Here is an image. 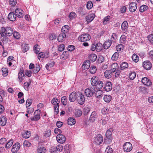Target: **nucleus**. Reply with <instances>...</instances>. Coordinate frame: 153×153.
Wrapping results in <instances>:
<instances>
[{
    "label": "nucleus",
    "mask_w": 153,
    "mask_h": 153,
    "mask_svg": "<svg viewBox=\"0 0 153 153\" xmlns=\"http://www.w3.org/2000/svg\"><path fill=\"white\" fill-rule=\"evenodd\" d=\"M13 29L10 27H7L6 28L4 27H2L0 31V33L1 37H6L11 36L13 33Z\"/></svg>",
    "instance_id": "f257e3e1"
},
{
    "label": "nucleus",
    "mask_w": 153,
    "mask_h": 153,
    "mask_svg": "<svg viewBox=\"0 0 153 153\" xmlns=\"http://www.w3.org/2000/svg\"><path fill=\"white\" fill-rule=\"evenodd\" d=\"M51 102L52 105H54L55 114H57L59 112V104L60 103V101L57 98H54L52 99Z\"/></svg>",
    "instance_id": "f03ea898"
},
{
    "label": "nucleus",
    "mask_w": 153,
    "mask_h": 153,
    "mask_svg": "<svg viewBox=\"0 0 153 153\" xmlns=\"http://www.w3.org/2000/svg\"><path fill=\"white\" fill-rule=\"evenodd\" d=\"M91 38V36L89 34L83 33L80 35L78 39L81 42H85L90 40Z\"/></svg>",
    "instance_id": "7ed1b4c3"
},
{
    "label": "nucleus",
    "mask_w": 153,
    "mask_h": 153,
    "mask_svg": "<svg viewBox=\"0 0 153 153\" xmlns=\"http://www.w3.org/2000/svg\"><path fill=\"white\" fill-rule=\"evenodd\" d=\"M96 90L95 88H87L85 91V93L86 95L88 97H91L95 92Z\"/></svg>",
    "instance_id": "20e7f679"
},
{
    "label": "nucleus",
    "mask_w": 153,
    "mask_h": 153,
    "mask_svg": "<svg viewBox=\"0 0 153 153\" xmlns=\"http://www.w3.org/2000/svg\"><path fill=\"white\" fill-rule=\"evenodd\" d=\"M132 149V145L130 142H126L123 146V149L124 151L126 152H130Z\"/></svg>",
    "instance_id": "39448f33"
},
{
    "label": "nucleus",
    "mask_w": 153,
    "mask_h": 153,
    "mask_svg": "<svg viewBox=\"0 0 153 153\" xmlns=\"http://www.w3.org/2000/svg\"><path fill=\"white\" fill-rule=\"evenodd\" d=\"M103 138L102 135L97 134L94 138V142L97 145L101 144L103 141Z\"/></svg>",
    "instance_id": "423d86ee"
},
{
    "label": "nucleus",
    "mask_w": 153,
    "mask_h": 153,
    "mask_svg": "<svg viewBox=\"0 0 153 153\" xmlns=\"http://www.w3.org/2000/svg\"><path fill=\"white\" fill-rule=\"evenodd\" d=\"M40 110L39 109L36 110L34 113V117L30 118L31 120L37 121L39 120L40 118Z\"/></svg>",
    "instance_id": "0eeeda50"
},
{
    "label": "nucleus",
    "mask_w": 153,
    "mask_h": 153,
    "mask_svg": "<svg viewBox=\"0 0 153 153\" xmlns=\"http://www.w3.org/2000/svg\"><path fill=\"white\" fill-rule=\"evenodd\" d=\"M77 97L76 100L78 103L80 105L83 104L85 100L84 95L82 93H79Z\"/></svg>",
    "instance_id": "6e6552de"
},
{
    "label": "nucleus",
    "mask_w": 153,
    "mask_h": 153,
    "mask_svg": "<svg viewBox=\"0 0 153 153\" xmlns=\"http://www.w3.org/2000/svg\"><path fill=\"white\" fill-rule=\"evenodd\" d=\"M56 140L58 142L60 143H63L65 142L66 138L63 134L57 135L56 137Z\"/></svg>",
    "instance_id": "1a4fd4ad"
},
{
    "label": "nucleus",
    "mask_w": 153,
    "mask_h": 153,
    "mask_svg": "<svg viewBox=\"0 0 153 153\" xmlns=\"http://www.w3.org/2000/svg\"><path fill=\"white\" fill-rule=\"evenodd\" d=\"M143 66L145 69L148 70L151 69L152 67V64L149 61L146 60L143 62Z\"/></svg>",
    "instance_id": "9d476101"
},
{
    "label": "nucleus",
    "mask_w": 153,
    "mask_h": 153,
    "mask_svg": "<svg viewBox=\"0 0 153 153\" xmlns=\"http://www.w3.org/2000/svg\"><path fill=\"white\" fill-rule=\"evenodd\" d=\"M78 94L76 92H73L69 95V100L71 102H74L77 99Z\"/></svg>",
    "instance_id": "9b49d317"
},
{
    "label": "nucleus",
    "mask_w": 153,
    "mask_h": 153,
    "mask_svg": "<svg viewBox=\"0 0 153 153\" xmlns=\"http://www.w3.org/2000/svg\"><path fill=\"white\" fill-rule=\"evenodd\" d=\"M137 8V4L134 2H131L129 4V9L131 12H134Z\"/></svg>",
    "instance_id": "f8f14e48"
},
{
    "label": "nucleus",
    "mask_w": 153,
    "mask_h": 153,
    "mask_svg": "<svg viewBox=\"0 0 153 153\" xmlns=\"http://www.w3.org/2000/svg\"><path fill=\"white\" fill-rule=\"evenodd\" d=\"M20 147V143L18 142L16 143L13 146L11 149V152L13 153H15L19 149Z\"/></svg>",
    "instance_id": "ddd939ff"
},
{
    "label": "nucleus",
    "mask_w": 153,
    "mask_h": 153,
    "mask_svg": "<svg viewBox=\"0 0 153 153\" xmlns=\"http://www.w3.org/2000/svg\"><path fill=\"white\" fill-rule=\"evenodd\" d=\"M15 14L19 18H22L24 16L23 11L21 9L17 8L16 9Z\"/></svg>",
    "instance_id": "4468645a"
},
{
    "label": "nucleus",
    "mask_w": 153,
    "mask_h": 153,
    "mask_svg": "<svg viewBox=\"0 0 153 153\" xmlns=\"http://www.w3.org/2000/svg\"><path fill=\"white\" fill-rule=\"evenodd\" d=\"M142 82L145 85L150 86L152 85V82L150 80L146 77L143 78L142 79Z\"/></svg>",
    "instance_id": "2eb2a0df"
},
{
    "label": "nucleus",
    "mask_w": 153,
    "mask_h": 153,
    "mask_svg": "<svg viewBox=\"0 0 153 153\" xmlns=\"http://www.w3.org/2000/svg\"><path fill=\"white\" fill-rule=\"evenodd\" d=\"M97 112L95 111H93L90 115L89 118L90 121L91 122H94L97 120Z\"/></svg>",
    "instance_id": "dca6fc26"
},
{
    "label": "nucleus",
    "mask_w": 153,
    "mask_h": 153,
    "mask_svg": "<svg viewBox=\"0 0 153 153\" xmlns=\"http://www.w3.org/2000/svg\"><path fill=\"white\" fill-rule=\"evenodd\" d=\"M8 19L11 21H15L16 18V15L14 12L10 13L8 15Z\"/></svg>",
    "instance_id": "f3484780"
},
{
    "label": "nucleus",
    "mask_w": 153,
    "mask_h": 153,
    "mask_svg": "<svg viewBox=\"0 0 153 153\" xmlns=\"http://www.w3.org/2000/svg\"><path fill=\"white\" fill-rule=\"evenodd\" d=\"M100 80L98 77L93 76L91 78V84L93 86H96L97 82H100Z\"/></svg>",
    "instance_id": "a211bd4d"
},
{
    "label": "nucleus",
    "mask_w": 153,
    "mask_h": 153,
    "mask_svg": "<svg viewBox=\"0 0 153 153\" xmlns=\"http://www.w3.org/2000/svg\"><path fill=\"white\" fill-rule=\"evenodd\" d=\"M113 73L111 70H107L104 72V75L106 78L109 79L112 76Z\"/></svg>",
    "instance_id": "6ab92c4d"
},
{
    "label": "nucleus",
    "mask_w": 153,
    "mask_h": 153,
    "mask_svg": "<svg viewBox=\"0 0 153 153\" xmlns=\"http://www.w3.org/2000/svg\"><path fill=\"white\" fill-rule=\"evenodd\" d=\"M105 91H110L112 89V85L110 82H107L104 87Z\"/></svg>",
    "instance_id": "aec40b11"
},
{
    "label": "nucleus",
    "mask_w": 153,
    "mask_h": 153,
    "mask_svg": "<svg viewBox=\"0 0 153 153\" xmlns=\"http://www.w3.org/2000/svg\"><path fill=\"white\" fill-rule=\"evenodd\" d=\"M95 17V15L94 14H91L86 16L85 19L88 23L90 22L94 19Z\"/></svg>",
    "instance_id": "412c9836"
},
{
    "label": "nucleus",
    "mask_w": 153,
    "mask_h": 153,
    "mask_svg": "<svg viewBox=\"0 0 153 153\" xmlns=\"http://www.w3.org/2000/svg\"><path fill=\"white\" fill-rule=\"evenodd\" d=\"M90 65V62L89 60H86L83 63L82 68L84 69H88Z\"/></svg>",
    "instance_id": "4be33fe9"
},
{
    "label": "nucleus",
    "mask_w": 153,
    "mask_h": 153,
    "mask_svg": "<svg viewBox=\"0 0 153 153\" xmlns=\"http://www.w3.org/2000/svg\"><path fill=\"white\" fill-rule=\"evenodd\" d=\"M7 118L4 116L0 117V125L4 126L7 123Z\"/></svg>",
    "instance_id": "5701e85b"
},
{
    "label": "nucleus",
    "mask_w": 153,
    "mask_h": 153,
    "mask_svg": "<svg viewBox=\"0 0 153 153\" xmlns=\"http://www.w3.org/2000/svg\"><path fill=\"white\" fill-rule=\"evenodd\" d=\"M25 75L23 73V70L21 69L18 74V81L20 83H21L22 82L23 80V77Z\"/></svg>",
    "instance_id": "b1692460"
},
{
    "label": "nucleus",
    "mask_w": 153,
    "mask_h": 153,
    "mask_svg": "<svg viewBox=\"0 0 153 153\" xmlns=\"http://www.w3.org/2000/svg\"><path fill=\"white\" fill-rule=\"evenodd\" d=\"M111 43V41L109 40L105 42L103 45L104 49H108L110 47Z\"/></svg>",
    "instance_id": "393cba45"
},
{
    "label": "nucleus",
    "mask_w": 153,
    "mask_h": 153,
    "mask_svg": "<svg viewBox=\"0 0 153 153\" xmlns=\"http://www.w3.org/2000/svg\"><path fill=\"white\" fill-rule=\"evenodd\" d=\"M128 27V22L126 21H124L121 25V29L123 31H125Z\"/></svg>",
    "instance_id": "a878e982"
},
{
    "label": "nucleus",
    "mask_w": 153,
    "mask_h": 153,
    "mask_svg": "<svg viewBox=\"0 0 153 153\" xmlns=\"http://www.w3.org/2000/svg\"><path fill=\"white\" fill-rule=\"evenodd\" d=\"M66 36L65 34L62 33L60 34L58 38V40L59 42H62Z\"/></svg>",
    "instance_id": "bb28decb"
},
{
    "label": "nucleus",
    "mask_w": 153,
    "mask_h": 153,
    "mask_svg": "<svg viewBox=\"0 0 153 153\" xmlns=\"http://www.w3.org/2000/svg\"><path fill=\"white\" fill-rule=\"evenodd\" d=\"M76 123V121L75 119L73 117H70L68 120V125H73Z\"/></svg>",
    "instance_id": "cd10ccee"
},
{
    "label": "nucleus",
    "mask_w": 153,
    "mask_h": 153,
    "mask_svg": "<svg viewBox=\"0 0 153 153\" xmlns=\"http://www.w3.org/2000/svg\"><path fill=\"white\" fill-rule=\"evenodd\" d=\"M112 71L113 73L115 72L118 68V65L117 63H114L112 64L111 65Z\"/></svg>",
    "instance_id": "c85d7f7f"
},
{
    "label": "nucleus",
    "mask_w": 153,
    "mask_h": 153,
    "mask_svg": "<svg viewBox=\"0 0 153 153\" xmlns=\"http://www.w3.org/2000/svg\"><path fill=\"white\" fill-rule=\"evenodd\" d=\"M69 56V52L68 51H64L60 56V58L63 59H67Z\"/></svg>",
    "instance_id": "c756f323"
},
{
    "label": "nucleus",
    "mask_w": 153,
    "mask_h": 153,
    "mask_svg": "<svg viewBox=\"0 0 153 153\" xmlns=\"http://www.w3.org/2000/svg\"><path fill=\"white\" fill-rule=\"evenodd\" d=\"M82 114V111L79 109H77L75 110L74 112V115L76 117H80Z\"/></svg>",
    "instance_id": "7c9ffc66"
},
{
    "label": "nucleus",
    "mask_w": 153,
    "mask_h": 153,
    "mask_svg": "<svg viewBox=\"0 0 153 153\" xmlns=\"http://www.w3.org/2000/svg\"><path fill=\"white\" fill-rule=\"evenodd\" d=\"M96 51L97 52L100 51L102 48V43H98L96 44Z\"/></svg>",
    "instance_id": "2f4dec72"
},
{
    "label": "nucleus",
    "mask_w": 153,
    "mask_h": 153,
    "mask_svg": "<svg viewBox=\"0 0 153 153\" xmlns=\"http://www.w3.org/2000/svg\"><path fill=\"white\" fill-rule=\"evenodd\" d=\"M64 149L65 153H70L71 149V146L69 144L65 145Z\"/></svg>",
    "instance_id": "473e14b6"
},
{
    "label": "nucleus",
    "mask_w": 153,
    "mask_h": 153,
    "mask_svg": "<svg viewBox=\"0 0 153 153\" xmlns=\"http://www.w3.org/2000/svg\"><path fill=\"white\" fill-rule=\"evenodd\" d=\"M112 137H106L104 139V142L105 143L109 144H110L112 140Z\"/></svg>",
    "instance_id": "72a5a7b5"
},
{
    "label": "nucleus",
    "mask_w": 153,
    "mask_h": 153,
    "mask_svg": "<svg viewBox=\"0 0 153 153\" xmlns=\"http://www.w3.org/2000/svg\"><path fill=\"white\" fill-rule=\"evenodd\" d=\"M54 65V62L53 61H51L46 65L45 66L47 70H50V68L53 67Z\"/></svg>",
    "instance_id": "f704fd0d"
},
{
    "label": "nucleus",
    "mask_w": 153,
    "mask_h": 153,
    "mask_svg": "<svg viewBox=\"0 0 153 153\" xmlns=\"http://www.w3.org/2000/svg\"><path fill=\"white\" fill-rule=\"evenodd\" d=\"M69 26L68 25H64L62 27L61 31L62 33L65 34L69 31Z\"/></svg>",
    "instance_id": "c9c22d12"
},
{
    "label": "nucleus",
    "mask_w": 153,
    "mask_h": 153,
    "mask_svg": "<svg viewBox=\"0 0 153 153\" xmlns=\"http://www.w3.org/2000/svg\"><path fill=\"white\" fill-rule=\"evenodd\" d=\"M68 17L70 20H72L76 18L77 15L74 12H72L69 14Z\"/></svg>",
    "instance_id": "e433bc0d"
},
{
    "label": "nucleus",
    "mask_w": 153,
    "mask_h": 153,
    "mask_svg": "<svg viewBox=\"0 0 153 153\" xmlns=\"http://www.w3.org/2000/svg\"><path fill=\"white\" fill-rule=\"evenodd\" d=\"M30 131H27L24 132L22 134V137L25 138H28L30 137Z\"/></svg>",
    "instance_id": "4c0bfd02"
},
{
    "label": "nucleus",
    "mask_w": 153,
    "mask_h": 153,
    "mask_svg": "<svg viewBox=\"0 0 153 153\" xmlns=\"http://www.w3.org/2000/svg\"><path fill=\"white\" fill-rule=\"evenodd\" d=\"M46 150V149L44 147L41 146L38 148L37 152V153H45Z\"/></svg>",
    "instance_id": "58836bf2"
},
{
    "label": "nucleus",
    "mask_w": 153,
    "mask_h": 153,
    "mask_svg": "<svg viewBox=\"0 0 153 153\" xmlns=\"http://www.w3.org/2000/svg\"><path fill=\"white\" fill-rule=\"evenodd\" d=\"M111 99V97L109 95H105L103 97L104 101L106 102H110Z\"/></svg>",
    "instance_id": "ea45409f"
},
{
    "label": "nucleus",
    "mask_w": 153,
    "mask_h": 153,
    "mask_svg": "<svg viewBox=\"0 0 153 153\" xmlns=\"http://www.w3.org/2000/svg\"><path fill=\"white\" fill-rule=\"evenodd\" d=\"M67 99L65 96H63L61 98V102L62 104L66 105L67 104Z\"/></svg>",
    "instance_id": "a19ab883"
},
{
    "label": "nucleus",
    "mask_w": 153,
    "mask_h": 153,
    "mask_svg": "<svg viewBox=\"0 0 153 153\" xmlns=\"http://www.w3.org/2000/svg\"><path fill=\"white\" fill-rule=\"evenodd\" d=\"M43 134L45 137H49L51 134V131L50 129H47L44 132Z\"/></svg>",
    "instance_id": "79ce46f5"
},
{
    "label": "nucleus",
    "mask_w": 153,
    "mask_h": 153,
    "mask_svg": "<svg viewBox=\"0 0 153 153\" xmlns=\"http://www.w3.org/2000/svg\"><path fill=\"white\" fill-rule=\"evenodd\" d=\"M128 67V65L127 62H123L120 65V68L121 70H124L127 68Z\"/></svg>",
    "instance_id": "37998d69"
},
{
    "label": "nucleus",
    "mask_w": 153,
    "mask_h": 153,
    "mask_svg": "<svg viewBox=\"0 0 153 153\" xmlns=\"http://www.w3.org/2000/svg\"><path fill=\"white\" fill-rule=\"evenodd\" d=\"M13 140H10L6 144L5 146V148L6 149H9L13 143Z\"/></svg>",
    "instance_id": "c03bdc74"
},
{
    "label": "nucleus",
    "mask_w": 153,
    "mask_h": 153,
    "mask_svg": "<svg viewBox=\"0 0 153 153\" xmlns=\"http://www.w3.org/2000/svg\"><path fill=\"white\" fill-rule=\"evenodd\" d=\"M100 82H98L97 83V85L95 86H96L97 88L99 89H101L103 86V84L102 81L100 80Z\"/></svg>",
    "instance_id": "a18cd8bd"
},
{
    "label": "nucleus",
    "mask_w": 153,
    "mask_h": 153,
    "mask_svg": "<svg viewBox=\"0 0 153 153\" xmlns=\"http://www.w3.org/2000/svg\"><path fill=\"white\" fill-rule=\"evenodd\" d=\"M112 130L111 128L108 129L106 132L105 137H112Z\"/></svg>",
    "instance_id": "49530a36"
},
{
    "label": "nucleus",
    "mask_w": 153,
    "mask_h": 153,
    "mask_svg": "<svg viewBox=\"0 0 153 153\" xmlns=\"http://www.w3.org/2000/svg\"><path fill=\"white\" fill-rule=\"evenodd\" d=\"M132 60L135 62H137L139 59L138 56L135 54H134L132 57Z\"/></svg>",
    "instance_id": "de8ad7c7"
},
{
    "label": "nucleus",
    "mask_w": 153,
    "mask_h": 153,
    "mask_svg": "<svg viewBox=\"0 0 153 153\" xmlns=\"http://www.w3.org/2000/svg\"><path fill=\"white\" fill-rule=\"evenodd\" d=\"M96 96L98 98H100L102 96V92L101 90L97 91L95 94Z\"/></svg>",
    "instance_id": "09e8293b"
},
{
    "label": "nucleus",
    "mask_w": 153,
    "mask_h": 153,
    "mask_svg": "<svg viewBox=\"0 0 153 153\" xmlns=\"http://www.w3.org/2000/svg\"><path fill=\"white\" fill-rule=\"evenodd\" d=\"M40 67L39 65L36 64L35 67L33 70V72L34 74H36L40 71Z\"/></svg>",
    "instance_id": "8fccbe9b"
},
{
    "label": "nucleus",
    "mask_w": 153,
    "mask_h": 153,
    "mask_svg": "<svg viewBox=\"0 0 153 153\" xmlns=\"http://www.w3.org/2000/svg\"><path fill=\"white\" fill-rule=\"evenodd\" d=\"M148 8V7L146 5H142L140 7L139 10L140 12H143L146 10H147Z\"/></svg>",
    "instance_id": "3c124183"
},
{
    "label": "nucleus",
    "mask_w": 153,
    "mask_h": 153,
    "mask_svg": "<svg viewBox=\"0 0 153 153\" xmlns=\"http://www.w3.org/2000/svg\"><path fill=\"white\" fill-rule=\"evenodd\" d=\"M126 41V36L124 35H122L120 39V42L123 44H124Z\"/></svg>",
    "instance_id": "603ef678"
},
{
    "label": "nucleus",
    "mask_w": 153,
    "mask_h": 153,
    "mask_svg": "<svg viewBox=\"0 0 153 153\" xmlns=\"http://www.w3.org/2000/svg\"><path fill=\"white\" fill-rule=\"evenodd\" d=\"M147 38L149 42L152 45H153V34H151L149 35Z\"/></svg>",
    "instance_id": "864d4df0"
},
{
    "label": "nucleus",
    "mask_w": 153,
    "mask_h": 153,
    "mask_svg": "<svg viewBox=\"0 0 153 153\" xmlns=\"http://www.w3.org/2000/svg\"><path fill=\"white\" fill-rule=\"evenodd\" d=\"M119 57L118 53L117 52H115L113 55L111 57L112 60L116 61Z\"/></svg>",
    "instance_id": "5fc2aeb1"
},
{
    "label": "nucleus",
    "mask_w": 153,
    "mask_h": 153,
    "mask_svg": "<svg viewBox=\"0 0 153 153\" xmlns=\"http://www.w3.org/2000/svg\"><path fill=\"white\" fill-rule=\"evenodd\" d=\"M136 76V73L134 72H131L129 75V77L131 80L134 79Z\"/></svg>",
    "instance_id": "6e6d98bb"
},
{
    "label": "nucleus",
    "mask_w": 153,
    "mask_h": 153,
    "mask_svg": "<svg viewBox=\"0 0 153 153\" xmlns=\"http://www.w3.org/2000/svg\"><path fill=\"white\" fill-rule=\"evenodd\" d=\"M109 110L108 109L107 107H104L102 110V114L105 115L108 114Z\"/></svg>",
    "instance_id": "4d7b16f0"
},
{
    "label": "nucleus",
    "mask_w": 153,
    "mask_h": 153,
    "mask_svg": "<svg viewBox=\"0 0 153 153\" xmlns=\"http://www.w3.org/2000/svg\"><path fill=\"white\" fill-rule=\"evenodd\" d=\"M78 12L80 14L82 15H84L86 14V13L84 12V10L83 9L82 7H81L78 8Z\"/></svg>",
    "instance_id": "13d9d810"
},
{
    "label": "nucleus",
    "mask_w": 153,
    "mask_h": 153,
    "mask_svg": "<svg viewBox=\"0 0 153 153\" xmlns=\"http://www.w3.org/2000/svg\"><path fill=\"white\" fill-rule=\"evenodd\" d=\"M93 6V4L92 1H89L87 2L86 7L88 9H91Z\"/></svg>",
    "instance_id": "bf43d9fd"
},
{
    "label": "nucleus",
    "mask_w": 153,
    "mask_h": 153,
    "mask_svg": "<svg viewBox=\"0 0 153 153\" xmlns=\"http://www.w3.org/2000/svg\"><path fill=\"white\" fill-rule=\"evenodd\" d=\"M90 72L92 74H94L96 71V68L94 66H91L90 68Z\"/></svg>",
    "instance_id": "052dcab7"
},
{
    "label": "nucleus",
    "mask_w": 153,
    "mask_h": 153,
    "mask_svg": "<svg viewBox=\"0 0 153 153\" xmlns=\"http://www.w3.org/2000/svg\"><path fill=\"white\" fill-rule=\"evenodd\" d=\"M97 56L95 54H91L89 57V58L91 61L92 62L95 61L97 59Z\"/></svg>",
    "instance_id": "680f3d73"
},
{
    "label": "nucleus",
    "mask_w": 153,
    "mask_h": 153,
    "mask_svg": "<svg viewBox=\"0 0 153 153\" xmlns=\"http://www.w3.org/2000/svg\"><path fill=\"white\" fill-rule=\"evenodd\" d=\"M3 76H6L8 74V70L7 68H2Z\"/></svg>",
    "instance_id": "e2e57ef3"
},
{
    "label": "nucleus",
    "mask_w": 153,
    "mask_h": 153,
    "mask_svg": "<svg viewBox=\"0 0 153 153\" xmlns=\"http://www.w3.org/2000/svg\"><path fill=\"white\" fill-rule=\"evenodd\" d=\"M34 50L35 53L36 54H38L40 51V48L39 46L38 45H36L34 46Z\"/></svg>",
    "instance_id": "0e129e2a"
},
{
    "label": "nucleus",
    "mask_w": 153,
    "mask_h": 153,
    "mask_svg": "<svg viewBox=\"0 0 153 153\" xmlns=\"http://www.w3.org/2000/svg\"><path fill=\"white\" fill-rule=\"evenodd\" d=\"M113 152V150L110 146H108L105 150V153H112Z\"/></svg>",
    "instance_id": "69168bd1"
},
{
    "label": "nucleus",
    "mask_w": 153,
    "mask_h": 153,
    "mask_svg": "<svg viewBox=\"0 0 153 153\" xmlns=\"http://www.w3.org/2000/svg\"><path fill=\"white\" fill-rule=\"evenodd\" d=\"M32 102V101L31 99H28L27 100L26 103V107H29Z\"/></svg>",
    "instance_id": "338daca9"
},
{
    "label": "nucleus",
    "mask_w": 153,
    "mask_h": 153,
    "mask_svg": "<svg viewBox=\"0 0 153 153\" xmlns=\"http://www.w3.org/2000/svg\"><path fill=\"white\" fill-rule=\"evenodd\" d=\"M22 46V49L23 52L25 53L27 52L29 50L28 47L27 45L25 44L24 45H23Z\"/></svg>",
    "instance_id": "774afa93"
}]
</instances>
